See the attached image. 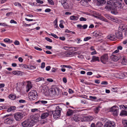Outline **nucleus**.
I'll return each mask as SVG.
<instances>
[{
  "instance_id": "nucleus-1",
  "label": "nucleus",
  "mask_w": 127,
  "mask_h": 127,
  "mask_svg": "<svg viewBox=\"0 0 127 127\" xmlns=\"http://www.w3.org/2000/svg\"><path fill=\"white\" fill-rule=\"evenodd\" d=\"M41 87H42L43 90L45 92V95H55L57 94V92L56 90L57 89H55L54 88H52L50 89H48V88L46 86H43V85H42Z\"/></svg>"
},
{
  "instance_id": "nucleus-2",
  "label": "nucleus",
  "mask_w": 127,
  "mask_h": 127,
  "mask_svg": "<svg viewBox=\"0 0 127 127\" xmlns=\"http://www.w3.org/2000/svg\"><path fill=\"white\" fill-rule=\"evenodd\" d=\"M35 119H28L23 122L22 125L23 127H32L35 123Z\"/></svg>"
},
{
  "instance_id": "nucleus-3",
  "label": "nucleus",
  "mask_w": 127,
  "mask_h": 127,
  "mask_svg": "<svg viewBox=\"0 0 127 127\" xmlns=\"http://www.w3.org/2000/svg\"><path fill=\"white\" fill-rule=\"evenodd\" d=\"M56 110L52 111V112L53 117L55 119L58 118L60 116L61 111L62 110L61 107L60 106H57L56 107Z\"/></svg>"
},
{
  "instance_id": "nucleus-4",
  "label": "nucleus",
  "mask_w": 127,
  "mask_h": 127,
  "mask_svg": "<svg viewBox=\"0 0 127 127\" xmlns=\"http://www.w3.org/2000/svg\"><path fill=\"white\" fill-rule=\"evenodd\" d=\"M37 92L34 90H32L29 94V98L31 100H35L37 98Z\"/></svg>"
},
{
  "instance_id": "nucleus-5",
  "label": "nucleus",
  "mask_w": 127,
  "mask_h": 127,
  "mask_svg": "<svg viewBox=\"0 0 127 127\" xmlns=\"http://www.w3.org/2000/svg\"><path fill=\"white\" fill-rule=\"evenodd\" d=\"M107 4L105 7V9L108 10H111L114 9L113 6V2L110 0L107 2Z\"/></svg>"
},
{
  "instance_id": "nucleus-6",
  "label": "nucleus",
  "mask_w": 127,
  "mask_h": 127,
  "mask_svg": "<svg viewBox=\"0 0 127 127\" xmlns=\"http://www.w3.org/2000/svg\"><path fill=\"white\" fill-rule=\"evenodd\" d=\"M118 107L115 106L111 107L110 109V111L113 112V114L114 116H117L118 114Z\"/></svg>"
},
{
  "instance_id": "nucleus-7",
  "label": "nucleus",
  "mask_w": 127,
  "mask_h": 127,
  "mask_svg": "<svg viewBox=\"0 0 127 127\" xmlns=\"http://www.w3.org/2000/svg\"><path fill=\"white\" fill-rule=\"evenodd\" d=\"M14 115L15 119L17 121H20L23 117V114L20 112L16 113L14 114Z\"/></svg>"
},
{
  "instance_id": "nucleus-8",
  "label": "nucleus",
  "mask_w": 127,
  "mask_h": 127,
  "mask_svg": "<svg viewBox=\"0 0 127 127\" xmlns=\"http://www.w3.org/2000/svg\"><path fill=\"white\" fill-rule=\"evenodd\" d=\"M104 127H115V123L113 122L108 121L105 123Z\"/></svg>"
},
{
  "instance_id": "nucleus-9",
  "label": "nucleus",
  "mask_w": 127,
  "mask_h": 127,
  "mask_svg": "<svg viewBox=\"0 0 127 127\" xmlns=\"http://www.w3.org/2000/svg\"><path fill=\"white\" fill-rule=\"evenodd\" d=\"M108 56L107 54H104L101 57V61L103 64H105L108 61Z\"/></svg>"
},
{
  "instance_id": "nucleus-10",
  "label": "nucleus",
  "mask_w": 127,
  "mask_h": 127,
  "mask_svg": "<svg viewBox=\"0 0 127 127\" xmlns=\"http://www.w3.org/2000/svg\"><path fill=\"white\" fill-rule=\"evenodd\" d=\"M119 30L120 31L125 32V35L126 36H127V28H126L125 26L120 25L119 28Z\"/></svg>"
},
{
  "instance_id": "nucleus-11",
  "label": "nucleus",
  "mask_w": 127,
  "mask_h": 127,
  "mask_svg": "<svg viewBox=\"0 0 127 127\" xmlns=\"http://www.w3.org/2000/svg\"><path fill=\"white\" fill-rule=\"evenodd\" d=\"M14 120L12 117H10L5 119L4 121V123L6 124H11L13 123Z\"/></svg>"
},
{
  "instance_id": "nucleus-12",
  "label": "nucleus",
  "mask_w": 127,
  "mask_h": 127,
  "mask_svg": "<svg viewBox=\"0 0 127 127\" xmlns=\"http://www.w3.org/2000/svg\"><path fill=\"white\" fill-rule=\"evenodd\" d=\"M81 118L80 116L77 114H75L72 118V120H74L76 122H78L81 119Z\"/></svg>"
},
{
  "instance_id": "nucleus-13",
  "label": "nucleus",
  "mask_w": 127,
  "mask_h": 127,
  "mask_svg": "<svg viewBox=\"0 0 127 127\" xmlns=\"http://www.w3.org/2000/svg\"><path fill=\"white\" fill-rule=\"evenodd\" d=\"M27 83V84L26 86L27 90L26 91L27 92L29 91L30 90L32 87L31 82L30 81H28Z\"/></svg>"
},
{
  "instance_id": "nucleus-14",
  "label": "nucleus",
  "mask_w": 127,
  "mask_h": 127,
  "mask_svg": "<svg viewBox=\"0 0 127 127\" xmlns=\"http://www.w3.org/2000/svg\"><path fill=\"white\" fill-rule=\"evenodd\" d=\"M96 4L98 6H100L103 5L106 2L105 0H96Z\"/></svg>"
},
{
  "instance_id": "nucleus-15",
  "label": "nucleus",
  "mask_w": 127,
  "mask_h": 127,
  "mask_svg": "<svg viewBox=\"0 0 127 127\" xmlns=\"http://www.w3.org/2000/svg\"><path fill=\"white\" fill-rule=\"evenodd\" d=\"M111 57L112 60L114 61H117L121 57L119 55L117 56L116 55H112Z\"/></svg>"
},
{
  "instance_id": "nucleus-16",
  "label": "nucleus",
  "mask_w": 127,
  "mask_h": 127,
  "mask_svg": "<svg viewBox=\"0 0 127 127\" xmlns=\"http://www.w3.org/2000/svg\"><path fill=\"white\" fill-rule=\"evenodd\" d=\"M93 119V117L90 116H86L84 117V120L86 121H91Z\"/></svg>"
},
{
  "instance_id": "nucleus-17",
  "label": "nucleus",
  "mask_w": 127,
  "mask_h": 127,
  "mask_svg": "<svg viewBox=\"0 0 127 127\" xmlns=\"http://www.w3.org/2000/svg\"><path fill=\"white\" fill-rule=\"evenodd\" d=\"M107 38L113 41L116 40L117 37L113 35H110L107 36Z\"/></svg>"
},
{
  "instance_id": "nucleus-18",
  "label": "nucleus",
  "mask_w": 127,
  "mask_h": 127,
  "mask_svg": "<svg viewBox=\"0 0 127 127\" xmlns=\"http://www.w3.org/2000/svg\"><path fill=\"white\" fill-rule=\"evenodd\" d=\"M113 5L114 7H118L119 8L121 7L122 4L118 2H115L114 3L113 2Z\"/></svg>"
},
{
  "instance_id": "nucleus-19",
  "label": "nucleus",
  "mask_w": 127,
  "mask_h": 127,
  "mask_svg": "<svg viewBox=\"0 0 127 127\" xmlns=\"http://www.w3.org/2000/svg\"><path fill=\"white\" fill-rule=\"evenodd\" d=\"M122 32L123 31H120L118 30V32L116 34L117 36L120 39H122L123 38V35L122 33Z\"/></svg>"
},
{
  "instance_id": "nucleus-20",
  "label": "nucleus",
  "mask_w": 127,
  "mask_h": 127,
  "mask_svg": "<svg viewBox=\"0 0 127 127\" xmlns=\"http://www.w3.org/2000/svg\"><path fill=\"white\" fill-rule=\"evenodd\" d=\"M22 72L20 71H12V73L15 75L21 76L22 75Z\"/></svg>"
},
{
  "instance_id": "nucleus-21",
  "label": "nucleus",
  "mask_w": 127,
  "mask_h": 127,
  "mask_svg": "<svg viewBox=\"0 0 127 127\" xmlns=\"http://www.w3.org/2000/svg\"><path fill=\"white\" fill-rule=\"evenodd\" d=\"M96 61H99V57L95 56H93L91 62H94Z\"/></svg>"
},
{
  "instance_id": "nucleus-22",
  "label": "nucleus",
  "mask_w": 127,
  "mask_h": 127,
  "mask_svg": "<svg viewBox=\"0 0 127 127\" xmlns=\"http://www.w3.org/2000/svg\"><path fill=\"white\" fill-rule=\"evenodd\" d=\"M49 115V114L48 113L46 112L43 113L42 114L41 118L42 119H44L47 117Z\"/></svg>"
},
{
  "instance_id": "nucleus-23",
  "label": "nucleus",
  "mask_w": 127,
  "mask_h": 127,
  "mask_svg": "<svg viewBox=\"0 0 127 127\" xmlns=\"http://www.w3.org/2000/svg\"><path fill=\"white\" fill-rule=\"evenodd\" d=\"M70 19L71 20L76 21L78 20L79 19V17L78 16H71L70 17Z\"/></svg>"
},
{
  "instance_id": "nucleus-24",
  "label": "nucleus",
  "mask_w": 127,
  "mask_h": 127,
  "mask_svg": "<svg viewBox=\"0 0 127 127\" xmlns=\"http://www.w3.org/2000/svg\"><path fill=\"white\" fill-rule=\"evenodd\" d=\"M121 116H127V112L125 110H122L120 114Z\"/></svg>"
},
{
  "instance_id": "nucleus-25",
  "label": "nucleus",
  "mask_w": 127,
  "mask_h": 127,
  "mask_svg": "<svg viewBox=\"0 0 127 127\" xmlns=\"http://www.w3.org/2000/svg\"><path fill=\"white\" fill-rule=\"evenodd\" d=\"M74 113V111L73 110H70L69 109L67 112V115L68 116H69L70 115Z\"/></svg>"
},
{
  "instance_id": "nucleus-26",
  "label": "nucleus",
  "mask_w": 127,
  "mask_h": 127,
  "mask_svg": "<svg viewBox=\"0 0 127 127\" xmlns=\"http://www.w3.org/2000/svg\"><path fill=\"white\" fill-rule=\"evenodd\" d=\"M19 66L22 69L25 68L27 69L29 68V66L26 64H21L19 65Z\"/></svg>"
},
{
  "instance_id": "nucleus-27",
  "label": "nucleus",
  "mask_w": 127,
  "mask_h": 127,
  "mask_svg": "<svg viewBox=\"0 0 127 127\" xmlns=\"http://www.w3.org/2000/svg\"><path fill=\"white\" fill-rule=\"evenodd\" d=\"M9 97L10 99L14 100L16 98V96L15 95L11 94L9 95Z\"/></svg>"
},
{
  "instance_id": "nucleus-28",
  "label": "nucleus",
  "mask_w": 127,
  "mask_h": 127,
  "mask_svg": "<svg viewBox=\"0 0 127 127\" xmlns=\"http://www.w3.org/2000/svg\"><path fill=\"white\" fill-rule=\"evenodd\" d=\"M103 124L100 122H98L96 124L95 127H103Z\"/></svg>"
},
{
  "instance_id": "nucleus-29",
  "label": "nucleus",
  "mask_w": 127,
  "mask_h": 127,
  "mask_svg": "<svg viewBox=\"0 0 127 127\" xmlns=\"http://www.w3.org/2000/svg\"><path fill=\"white\" fill-rule=\"evenodd\" d=\"M122 63L123 65H126L127 64V60L126 59L124 58L123 59Z\"/></svg>"
},
{
  "instance_id": "nucleus-30",
  "label": "nucleus",
  "mask_w": 127,
  "mask_h": 127,
  "mask_svg": "<svg viewBox=\"0 0 127 127\" xmlns=\"http://www.w3.org/2000/svg\"><path fill=\"white\" fill-rule=\"evenodd\" d=\"M44 79L43 78L39 77L36 79H35V81L36 82H38L42 80L44 81Z\"/></svg>"
},
{
  "instance_id": "nucleus-31",
  "label": "nucleus",
  "mask_w": 127,
  "mask_h": 127,
  "mask_svg": "<svg viewBox=\"0 0 127 127\" xmlns=\"http://www.w3.org/2000/svg\"><path fill=\"white\" fill-rule=\"evenodd\" d=\"M63 7L65 9H67L69 8V6L67 3L63 4Z\"/></svg>"
},
{
  "instance_id": "nucleus-32",
  "label": "nucleus",
  "mask_w": 127,
  "mask_h": 127,
  "mask_svg": "<svg viewBox=\"0 0 127 127\" xmlns=\"http://www.w3.org/2000/svg\"><path fill=\"white\" fill-rule=\"evenodd\" d=\"M122 123L124 125V127H127V120H124L123 121Z\"/></svg>"
},
{
  "instance_id": "nucleus-33",
  "label": "nucleus",
  "mask_w": 127,
  "mask_h": 127,
  "mask_svg": "<svg viewBox=\"0 0 127 127\" xmlns=\"http://www.w3.org/2000/svg\"><path fill=\"white\" fill-rule=\"evenodd\" d=\"M111 20L113 21L118 23L119 22V20L113 17H112Z\"/></svg>"
},
{
  "instance_id": "nucleus-34",
  "label": "nucleus",
  "mask_w": 127,
  "mask_h": 127,
  "mask_svg": "<svg viewBox=\"0 0 127 127\" xmlns=\"http://www.w3.org/2000/svg\"><path fill=\"white\" fill-rule=\"evenodd\" d=\"M61 67L62 68L66 67L68 68H72V67L70 65H61Z\"/></svg>"
},
{
  "instance_id": "nucleus-35",
  "label": "nucleus",
  "mask_w": 127,
  "mask_h": 127,
  "mask_svg": "<svg viewBox=\"0 0 127 127\" xmlns=\"http://www.w3.org/2000/svg\"><path fill=\"white\" fill-rule=\"evenodd\" d=\"M4 41L6 43H12V40H10L8 38H6L4 39Z\"/></svg>"
},
{
  "instance_id": "nucleus-36",
  "label": "nucleus",
  "mask_w": 127,
  "mask_h": 127,
  "mask_svg": "<svg viewBox=\"0 0 127 127\" xmlns=\"http://www.w3.org/2000/svg\"><path fill=\"white\" fill-rule=\"evenodd\" d=\"M99 19L101 20L104 21L105 22L107 21V20L105 18L102 16H100L99 17Z\"/></svg>"
},
{
  "instance_id": "nucleus-37",
  "label": "nucleus",
  "mask_w": 127,
  "mask_h": 127,
  "mask_svg": "<svg viewBox=\"0 0 127 127\" xmlns=\"http://www.w3.org/2000/svg\"><path fill=\"white\" fill-rule=\"evenodd\" d=\"M99 107H97L95 108L94 110L95 113L97 114L98 113L99 110Z\"/></svg>"
},
{
  "instance_id": "nucleus-38",
  "label": "nucleus",
  "mask_w": 127,
  "mask_h": 127,
  "mask_svg": "<svg viewBox=\"0 0 127 127\" xmlns=\"http://www.w3.org/2000/svg\"><path fill=\"white\" fill-rule=\"evenodd\" d=\"M54 25L56 28H57L58 27L57 24V19L55 20L54 22Z\"/></svg>"
},
{
  "instance_id": "nucleus-39",
  "label": "nucleus",
  "mask_w": 127,
  "mask_h": 127,
  "mask_svg": "<svg viewBox=\"0 0 127 127\" xmlns=\"http://www.w3.org/2000/svg\"><path fill=\"white\" fill-rule=\"evenodd\" d=\"M60 22L61 23L59 25L60 27L62 28H64V26L63 25L62 23L64 22V21L63 20H61L60 21Z\"/></svg>"
},
{
  "instance_id": "nucleus-40",
  "label": "nucleus",
  "mask_w": 127,
  "mask_h": 127,
  "mask_svg": "<svg viewBox=\"0 0 127 127\" xmlns=\"http://www.w3.org/2000/svg\"><path fill=\"white\" fill-rule=\"evenodd\" d=\"M49 35H50L56 38H59V37H58L56 34L53 33H51V34H49Z\"/></svg>"
},
{
  "instance_id": "nucleus-41",
  "label": "nucleus",
  "mask_w": 127,
  "mask_h": 127,
  "mask_svg": "<svg viewBox=\"0 0 127 127\" xmlns=\"http://www.w3.org/2000/svg\"><path fill=\"white\" fill-rule=\"evenodd\" d=\"M104 15L106 18L110 20L112 17H110L109 15L107 14H104Z\"/></svg>"
},
{
  "instance_id": "nucleus-42",
  "label": "nucleus",
  "mask_w": 127,
  "mask_h": 127,
  "mask_svg": "<svg viewBox=\"0 0 127 127\" xmlns=\"http://www.w3.org/2000/svg\"><path fill=\"white\" fill-rule=\"evenodd\" d=\"M36 68L35 66L33 65H30V66H29V68H28L27 69H34Z\"/></svg>"
},
{
  "instance_id": "nucleus-43",
  "label": "nucleus",
  "mask_w": 127,
  "mask_h": 127,
  "mask_svg": "<svg viewBox=\"0 0 127 127\" xmlns=\"http://www.w3.org/2000/svg\"><path fill=\"white\" fill-rule=\"evenodd\" d=\"M91 38L92 37H87L84 38V40L85 41H86L89 39H91Z\"/></svg>"
},
{
  "instance_id": "nucleus-44",
  "label": "nucleus",
  "mask_w": 127,
  "mask_h": 127,
  "mask_svg": "<svg viewBox=\"0 0 127 127\" xmlns=\"http://www.w3.org/2000/svg\"><path fill=\"white\" fill-rule=\"evenodd\" d=\"M48 2L51 5H54V3L52 0H48Z\"/></svg>"
},
{
  "instance_id": "nucleus-45",
  "label": "nucleus",
  "mask_w": 127,
  "mask_h": 127,
  "mask_svg": "<svg viewBox=\"0 0 127 127\" xmlns=\"http://www.w3.org/2000/svg\"><path fill=\"white\" fill-rule=\"evenodd\" d=\"M89 98L91 99L92 100H95L97 98L95 96H89Z\"/></svg>"
},
{
  "instance_id": "nucleus-46",
  "label": "nucleus",
  "mask_w": 127,
  "mask_h": 127,
  "mask_svg": "<svg viewBox=\"0 0 127 127\" xmlns=\"http://www.w3.org/2000/svg\"><path fill=\"white\" fill-rule=\"evenodd\" d=\"M0 26L4 27H6L8 26L7 24L5 23H0Z\"/></svg>"
},
{
  "instance_id": "nucleus-47",
  "label": "nucleus",
  "mask_w": 127,
  "mask_h": 127,
  "mask_svg": "<svg viewBox=\"0 0 127 127\" xmlns=\"http://www.w3.org/2000/svg\"><path fill=\"white\" fill-rule=\"evenodd\" d=\"M14 5L16 6H17L19 7H21L22 5L21 4L18 2H15L14 3Z\"/></svg>"
},
{
  "instance_id": "nucleus-48",
  "label": "nucleus",
  "mask_w": 127,
  "mask_h": 127,
  "mask_svg": "<svg viewBox=\"0 0 127 127\" xmlns=\"http://www.w3.org/2000/svg\"><path fill=\"white\" fill-rule=\"evenodd\" d=\"M75 41L77 42V43H80V41H82V40H80V39L79 38H77V39H75Z\"/></svg>"
},
{
  "instance_id": "nucleus-49",
  "label": "nucleus",
  "mask_w": 127,
  "mask_h": 127,
  "mask_svg": "<svg viewBox=\"0 0 127 127\" xmlns=\"http://www.w3.org/2000/svg\"><path fill=\"white\" fill-rule=\"evenodd\" d=\"M45 39L46 40L48 41H49L50 42H52V40L51 39L47 37H46L45 38Z\"/></svg>"
},
{
  "instance_id": "nucleus-50",
  "label": "nucleus",
  "mask_w": 127,
  "mask_h": 127,
  "mask_svg": "<svg viewBox=\"0 0 127 127\" xmlns=\"http://www.w3.org/2000/svg\"><path fill=\"white\" fill-rule=\"evenodd\" d=\"M19 102L21 103H24L26 102V101L24 100L20 99L19 100Z\"/></svg>"
},
{
  "instance_id": "nucleus-51",
  "label": "nucleus",
  "mask_w": 127,
  "mask_h": 127,
  "mask_svg": "<svg viewBox=\"0 0 127 127\" xmlns=\"http://www.w3.org/2000/svg\"><path fill=\"white\" fill-rule=\"evenodd\" d=\"M119 52V50L118 49H117L115 50L112 53V55H116L115 54L118 53Z\"/></svg>"
},
{
  "instance_id": "nucleus-52",
  "label": "nucleus",
  "mask_w": 127,
  "mask_h": 127,
  "mask_svg": "<svg viewBox=\"0 0 127 127\" xmlns=\"http://www.w3.org/2000/svg\"><path fill=\"white\" fill-rule=\"evenodd\" d=\"M80 21H86V19L83 17H81L80 18Z\"/></svg>"
},
{
  "instance_id": "nucleus-53",
  "label": "nucleus",
  "mask_w": 127,
  "mask_h": 127,
  "mask_svg": "<svg viewBox=\"0 0 127 127\" xmlns=\"http://www.w3.org/2000/svg\"><path fill=\"white\" fill-rule=\"evenodd\" d=\"M14 44L16 45H19L20 44V43L18 41L16 40L14 42Z\"/></svg>"
},
{
  "instance_id": "nucleus-54",
  "label": "nucleus",
  "mask_w": 127,
  "mask_h": 127,
  "mask_svg": "<svg viewBox=\"0 0 127 127\" xmlns=\"http://www.w3.org/2000/svg\"><path fill=\"white\" fill-rule=\"evenodd\" d=\"M45 63L44 62L42 63L41 64V68H43L45 67Z\"/></svg>"
},
{
  "instance_id": "nucleus-55",
  "label": "nucleus",
  "mask_w": 127,
  "mask_h": 127,
  "mask_svg": "<svg viewBox=\"0 0 127 127\" xmlns=\"http://www.w3.org/2000/svg\"><path fill=\"white\" fill-rule=\"evenodd\" d=\"M10 23L11 24L14 23V24H16L17 23V22L16 21H15L14 20H13V19L11 20H10Z\"/></svg>"
},
{
  "instance_id": "nucleus-56",
  "label": "nucleus",
  "mask_w": 127,
  "mask_h": 127,
  "mask_svg": "<svg viewBox=\"0 0 127 127\" xmlns=\"http://www.w3.org/2000/svg\"><path fill=\"white\" fill-rule=\"evenodd\" d=\"M34 48L37 50L39 51H41L42 50V49L40 48H39L38 47H34Z\"/></svg>"
},
{
  "instance_id": "nucleus-57",
  "label": "nucleus",
  "mask_w": 127,
  "mask_h": 127,
  "mask_svg": "<svg viewBox=\"0 0 127 127\" xmlns=\"http://www.w3.org/2000/svg\"><path fill=\"white\" fill-rule=\"evenodd\" d=\"M38 111V109L37 108L33 109H31V111L33 112H34Z\"/></svg>"
},
{
  "instance_id": "nucleus-58",
  "label": "nucleus",
  "mask_w": 127,
  "mask_h": 127,
  "mask_svg": "<svg viewBox=\"0 0 127 127\" xmlns=\"http://www.w3.org/2000/svg\"><path fill=\"white\" fill-rule=\"evenodd\" d=\"M36 2L40 4H42L43 2V1L40 0H36Z\"/></svg>"
},
{
  "instance_id": "nucleus-59",
  "label": "nucleus",
  "mask_w": 127,
  "mask_h": 127,
  "mask_svg": "<svg viewBox=\"0 0 127 127\" xmlns=\"http://www.w3.org/2000/svg\"><path fill=\"white\" fill-rule=\"evenodd\" d=\"M108 82H107L105 81H102L101 83V85H107L108 84Z\"/></svg>"
},
{
  "instance_id": "nucleus-60",
  "label": "nucleus",
  "mask_w": 127,
  "mask_h": 127,
  "mask_svg": "<svg viewBox=\"0 0 127 127\" xmlns=\"http://www.w3.org/2000/svg\"><path fill=\"white\" fill-rule=\"evenodd\" d=\"M42 104H46L48 102L46 101L41 100L40 101Z\"/></svg>"
},
{
  "instance_id": "nucleus-61",
  "label": "nucleus",
  "mask_w": 127,
  "mask_h": 127,
  "mask_svg": "<svg viewBox=\"0 0 127 127\" xmlns=\"http://www.w3.org/2000/svg\"><path fill=\"white\" fill-rule=\"evenodd\" d=\"M18 60L19 62H20L22 63L23 62V60L21 57H19L18 59Z\"/></svg>"
},
{
  "instance_id": "nucleus-62",
  "label": "nucleus",
  "mask_w": 127,
  "mask_h": 127,
  "mask_svg": "<svg viewBox=\"0 0 127 127\" xmlns=\"http://www.w3.org/2000/svg\"><path fill=\"white\" fill-rule=\"evenodd\" d=\"M50 66H49L46 67V69L47 71H49L50 69Z\"/></svg>"
},
{
  "instance_id": "nucleus-63",
  "label": "nucleus",
  "mask_w": 127,
  "mask_h": 127,
  "mask_svg": "<svg viewBox=\"0 0 127 127\" xmlns=\"http://www.w3.org/2000/svg\"><path fill=\"white\" fill-rule=\"evenodd\" d=\"M51 10L49 8H47L45 10V11L46 12H50L51 11Z\"/></svg>"
},
{
  "instance_id": "nucleus-64",
  "label": "nucleus",
  "mask_w": 127,
  "mask_h": 127,
  "mask_svg": "<svg viewBox=\"0 0 127 127\" xmlns=\"http://www.w3.org/2000/svg\"><path fill=\"white\" fill-rule=\"evenodd\" d=\"M120 109L123 108L124 109H125L126 107L124 105H121L120 106Z\"/></svg>"
}]
</instances>
